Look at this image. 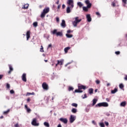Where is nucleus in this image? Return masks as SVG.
Here are the masks:
<instances>
[{"label": "nucleus", "mask_w": 127, "mask_h": 127, "mask_svg": "<svg viewBox=\"0 0 127 127\" xmlns=\"http://www.w3.org/2000/svg\"><path fill=\"white\" fill-rule=\"evenodd\" d=\"M85 3L87 5V6H83L82 9L83 11L87 12L89 11V8H91V7H92V3L90 2V0H86L85 1Z\"/></svg>", "instance_id": "obj_1"}, {"label": "nucleus", "mask_w": 127, "mask_h": 127, "mask_svg": "<svg viewBox=\"0 0 127 127\" xmlns=\"http://www.w3.org/2000/svg\"><path fill=\"white\" fill-rule=\"evenodd\" d=\"M78 18L79 17H75L74 18V21H72V25L74 27H77V25L79 23V22H81V21H82V19H78Z\"/></svg>", "instance_id": "obj_2"}, {"label": "nucleus", "mask_w": 127, "mask_h": 127, "mask_svg": "<svg viewBox=\"0 0 127 127\" xmlns=\"http://www.w3.org/2000/svg\"><path fill=\"white\" fill-rule=\"evenodd\" d=\"M95 107H109V104L107 102L99 103L96 104Z\"/></svg>", "instance_id": "obj_3"}, {"label": "nucleus", "mask_w": 127, "mask_h": 127, "mask_svg": "<svg viewBox=\"0 0 127 127\" xmlns=\"http://www.w3.org/2000/svg\"><path fill=\"white\" fill-rule=\"evenodd\" d=\"M53 34H56L57 36H63V34L62 33V32H58L57 30L55 29L52 32Z\"/></svg>", "instance_id": "obj_4"}, {"label": "nucleus", "mask_w": 127, "mask_h": 127, "mask_svg": "<svg viewBox=\"0 0 127 127\" xmlns=\"http://www.w3.org/2000/svg\"><path fill=\"white\" fill-rule=\"evenodd\" d=\"M67 3L68 4V6H70V8L74 7V1L73 0H68Z\"/></svg>", "instance_id": "obj_5"}, {"label": "nucleus", "mask_w": 127, "mask_h": 127, "mask_svg": "<svg viewBox=\"0 0 127 127\" xmlns=\"http://www.w3.org/2000/svg\"><path fill=\"white\" fill-rule=\"evenodd\" d=\"M76 120V116L74 115H70V117L69 118V123L70 124H73L74 121Z\"/></svg>", "instance_id": "obj_6"}, {"label": "nucleus", "mask_w": 127, "mask_h": 127, "mask_svg": "<svg viewBox=\"0 0 127 127\" xmlns=\"http://www.w3.org/2000/svg\"><path fill=\"white\" fill-rule=\"evenodd\" d=\"M42 87L44 90H45L46 91H48V89H49V87H48V84L45 82H44L42 84Z\"/></svg>", "instance_id": "obj_7"}, {"label": "nucleus", "mask_w": 127, "mask_h": 127, "mask_svg": "<svg viewBox=\"0 0 127 127\" xmlns=\"http://www.w3.org/2000/svg\"><path fill=\"white\" fill-rule=\"evenodd\" d=\"M36 118H34L32 123H31V124L32 125V126H34V127H38L39 126V123H36Z\"/></svg>", "instance_id": "obj_8"}, {"label": "nucleus", "mask_w": 127, "mask_h": 127, "mask_svg": "<svg viewBox=\"0 0 127 127\" xmlns=\"http://www.w3.org/2000/svg\"><path fill=\"white\" fill-rule=\"evenodd\" d=\"M59 120L61 122L64 123V124H67V123H68V120H67V118H61Z\"/></svg>", "instance_id": "obj_9"}, {"label": "nucleus", "mask_w": 127, "mask_h": 127, "mask_svg": "<svg viewBox=\"0 0 127 127\" xmlns=\"http://www.w3.org/2000/svg\"><path fill=\"white\" fill-rule=\"evenodd\" d=\"M63 64H64V60H58V63L56 64V67H57V65H63Z\"/></svg>", "instance_id": "obj_10"}, {"label": "nucleus", "mask_w": 127, "mask_h": 127, "mask_svg": "<svg viewBox=\"0 0 127 127\" xmlns=\"http://www.w3.org/2000/svg\"><path fill=\"white\" fill-rule=\"evenodd\" d=\"M86 18L88 22H91V21H92V18L91 17V15L90 14L86 15Z\"/></svg>", "instance_id": "obj_11"}, {"label": "nucleus", "mask_w": 127, "mask_h": 127, "mask_svg": "<svg viewBox=\"0 0 127 127\" xmlns=\"http://www.w3.org/2000/svg\"><path fill=\"white\" fill-rule=\"evenodd\" d=\"M22 80L23 82H26V73H23L22 75Z\"/></svg>", "instance_id": "obj_12"}, {"label": "nucleus", "mask_w": 127, "mask_h": 127, "mask_svg": "<svg viewBox=\"0 0 127 127\" xmlns=\"http://www.w3.org/2000/svg\"><path fill=\"white\" fill-rule=\"evenodd\" d=\"M72 8H71V6H68L66 8V13H70L71 12V10H72Z\"/></svg>", "instance_id": "obj_13"}, {"label": "nucleus", "mask_w": 127, "mask_h": 127, "mask_svg": "<svg viewBox=\"0 0 127 127\" xmlns=\"http://www.w3.org/2000/svg\"><path fill=\"white\" fill-rule=\"evenodd\" d=\"M78 90H86V86L85 85H79L78 86Z\"/></svg>", "instance_id": "obj_14"}, {"label": "nucleus", "mask_w": 127, "mask_h": 127, "mask_svg": "<svg viewBox=\"0 0 127 127\" xmlns=\"http://www.w3.org/2000/svg\"><path fill=\"white\" fill-rule=\"evenodd\" d=\"M50 10V9L49 7L45 8L43 9V12L46 14V13H48L49 12V11Z\"/></svg>", "instance_id": "obj_15"}, {"label": "nucleus", "mask_w": 127, "mask_h": 127, "mask_svg": "<svg viewBox=\"0 0 127 127\" xmlns=\"http://www.w3.org/2000/svg\"><path fill=\"white\" fill-rule=\"evenodd\" d=\"M9 68V70L8 71V74H10L12 71H13V68L12 67V66L10 64H8Z\"/></svg>", "instance_id": "obj_16"}, {"label": "nucleus", "mask_w": 127, "mask_h": 127, "mask_svg": "<svg viewBox=\"0 0 127 127\" xmlns=\"http://www.w3.org/2000/svg\"><path fill=\"white\" fill-rule=\"evenodd\" d=\"M61 26L62 27H63V28H65V27H66V23L64 20H62V22L61 23Z\"/></svg>", "instance_id": "obj_17"}, {"label": "nucleus", "mask_w": 127, "mask_h": 127, "mask_svg": "<svg viewBox=\"0 0 127 127\" xmlns=\"http://www.w3.org/2000/svg\"><path fill=\"white\" fill-rule=\"evenodd\" d=\"M27 40H28L30 38V31H28L26 33Z\"/></svg>", "instance_id": "obj_18"}, {"label": "nucleus", "mask_w": 127, "mask_h": 127, "mask_svg": "<svg viewBox=\"0 0 127 127\" xmlns=\"http://www.w3.org/2000/svg\"><path fill=\"white\" fill-rule=\"evenodd\" d=\"M93 103H92V106H94L96 105L97 103V102H98V99L94 98L92 100Z\"/></svg>", "instance_id": "obj_19"}, {"label": "nucleus", "mask_w": 127, "mask_h": 127, "mask_svg": "<svg viewBox=\"0 0 127 127\" xmlns=\"http://www.w3.org/2000/svg\"><path fill=\"white\" fill-rule=\"evenodd\" d=\"M127 106V102L124 101L121 103L120 106L121 107H126Z\"/></svg>", "instance_id": "obj_20"}, {"label": "nucleus", "mask_w": 127, "mask_h": 127, "mask_svg": "<svg viewBox=\"0 0 127 127\" xmlns=\"http://www.w3.org/2000/svg\"><path fill=\"white\" fill-rule=\"evenodd\" d=\"M88 92H89V94H90V95H92V94H93V93L94 92V89H93V88H89L88 89Z\"/></svg>", "instance_id": "obj_21"}, {"label": "nucleus", "mask_w": 127, "mask_h": 127, "mask_svg": "<svg viewBox=\"0 0 127 127\" xmlns=\"http://www.w3.org/2000/svg\"><path fill=\"white\" fill-rule=\"evenodd\" d=\"M118 92V88H115L114 90L111 91V94H116Z\"/></svg>", "instance_id": "obj_22"}, {"label": "nucleus", "mask_w": 127, "mask_h": 127, "mask_svg": "<svg viewBox=\"0 0 127 127\" xmlns=\"http://www.w3.org/2000/svg\"><path fill=\"white\" fill-rule=\"evenodd\" d=\"M71 48L70 47H67L64 48V51L65 53H67L68 52V50H70Z\"/></svg>", "instance_id": "obj_23"}, {"label": "nucleus", "mask_w": 127, "mask_h": 127, "mask_svg": "<svg viewBox=\"0 0 127 127\" xmlns=\"http://www.w3.org/2000/svg\"><path fill=\"white\" fill-rule=\"evenodd\" d=\"M127 0H122L123 6H126L127 3Z\"/></svg>", "instance_id": "obj_24"}, {"label": "nucleus", "mask_w": 127, "mask_h": 127, "mask_svg": "<svg viewBox=\"0 0 127 127\" xmlns=\"http://www.w3.org/2000/svg\"><path fill=\"white\" fill-rule=\"evenodd\" d=\"M65 36H66L67 38H72V37H73V35L66 34Z\"/></svg>", "instance_id": "obj_25"}, {"label": "nucleus", "mask_w": 127, "mask_h": 127, "mask_svg": "<svg viewBox=\"0 0 127 127\" xmlns=\"http://www.w3.org/2000/svg\"><path fill=\"white\" fill-rule=\"evenodd\" d=\"M44 126H45V127H50L49 123H48V122H45L44 123Z\"/></svg>", "instance_id": "obj_26"}, {"label": "nucleus", "mask_w": 127, "mask_h": 127, "mask_svg": "<svg viewBox=\"0 0 127 127\" xmlns=\"http://www.w3.org/2000/svg\"><path fill=\"white\" fill-rule=\"evenodd\" d=\"M45 15H46V13H44L43 11L41 14V18H44V17H45Z\"/></svg>", "instance_id": "obj_27"}, {"label": "nucleus", "mask_w": 127, "mask_h": 127, "mask_svg": "<svg viewBox=\"0 0 127 127\" xmlns=\"http://www.w3.org/2000/svg\"><path fill=\"white\" fill-rule=\"evenodd\" d=\"M77 4L80 8L82 7V6H83V3H82L81 2H78L77 3Z\"/></svg>", "instance_id": "obj_28"}, {"label": "nucleus", "mask_w": 127, "mask_h": 127, "mask_svg": "<svg viewBox=\"0 0 127 127\" xmlns=\"http://www.w3.org/2000/svg\"><path fill=\"white\" fill-rule=\"evenodd\" d=\"M119 88H120V89L123 90L124 89V88H125V85H124V84L123 83H121L119 85Z\"/></svg>", "instance_id": "obj_29"}, {"label": "nucleus", "mask_w": 127, "mask_h": 127, "mask_svg": "<svg viewBox=\"0 0 127 127\" xmlns=\"http://www.w3.org/2000/svg\"><path fill=\"white\" fill-rule=\"evenodd\" d=\"M75 93H83V91L80 90V89H76L74 91Z\"/></svg>", "instance_id": "obj_30"}, {"label": "nucleus", "mask_w": 127, "mask_h": 127, "mask_svg": "<svg viewBox=\"0 0 127 127\" xmlns=\"http://www.w3.org/2000/svg\"><path fill=\"white\" fill-rule=\"evenodd\" d=\"M71 112L73 113V114H76L77 113V109L75 108H72Z\"/></svg>", "instance_id": "obj_31"}, {"label": "nucleus", "mask_w": 127, "mask_h": 127, "mask_svg": "<svg viewBox=\"0 0 127 127\" xmlns=\"http://www.w3.org/2000/svg\"><path fill=\"white\" fill-rule=\"evenodd\" d=\"M33 25L34 27H37V26H38V23H37V22H34L33 23Z\"/></svg>", "instance_id": "obj_32"}, {"label": "nucleus", "mask_w": 127, "mask_h": 127, "mask_svg": "<svg viewBox=\"0 0 127 127\" xmlns=\"http://www.w3.org/2000/svg\"><path fill=\"white\" fill-rule=\"evenodd\" d=\"M28 4H26L23 6L22 8H24V9H27V8H28Z\"/></svg>", "instance_id": "obj_33"}, {"label": "nucleus", "mask_w": 127, "mask_h": 127, "mask_svg": "<svg viewBox=\"0 0 127 127\" xmlns=\"http://www.w3.org/2000/svg\"><path fill=\"white\" fill-rule=\"evenodd\" d=\"M10 111V110L8 109L7 111H4V112H3V114H4V115H7V114H8V113H9Z\"/></svg>", "instance_id": "obj_34"}, {"label": "nucleus", "mask_w": 127, "mask_h": 127, "mask_svg": "<svg viewBox=\"0 0 127 127\" xmlns=\"http://www.w3.org/2000/svg\"><path fill=\"white\" fill-rule=\"evenodd\" d=\"M99 126L101 127H105V124H104V123H99Z\"/></svg>", "instance_id": "obj_35"}, {"label": "nucleus", "mask_w": 127, "mask_h": 127, "mask_svg": "<svg viewBox=\"0 0 127 127\" xmlns=\"http://www.w3.org/2000/svg\"><path fill=\"white\" fill-rule=\"evenodd\" d=\"M71 106L72 107H75V108H77V107H78V104H77L76 103H72L71 104Z\"/></svg>", "instance_id": "obj_36"}, {"label": "nucleus", "mask_w": 127, "mask_h": 127, "mask_svg": "<svg viewBox=\"0 0 127 127\" xmlns=\"http://www.w3.org/2000/svg\"><path fill=\"white\" fill-rule=\"evenodd\" d=\"M73 90H74V88H73V87L69 86L68 87L69 92H70V91H73Z\"/></svg>", "instance_id": "obj_37"}, {"label": "nucleus", "mask_w": 127, "mask_h": 127, "mask_svg": "<svg viewBox=\"0 0 127 127\" xmlns=\"http://www.w3.org/2000/svg\"><path fill=\"white\" fill-rule=\"evenodd\" d=\"M71 63H73V61H71L70 62L68 63L67 64L65 65V67H67L68 65H70Z\"/></svg>", "instance_id": "obj_38"}, {"label": "nucleus", "mask_w": 127, "mask_h": 127, "mask_svg": "<svg viewBox=\"0 0 127 127\" xmlns=\"http://www.w3.org/2000/svg\"><path fill=\"white\" fill-rule=\"evenodd\" d=\"M82 99H86L87 98V94H85L84 96L83 95L81 96Z\"/></svg>", "instance_id": "obj_39"}, {"label": "nucleus", "mask_w": 127, "mask_h": 127, "mask_svg": "<svg viewBox=\"0 0 127 127\" xmlns=\"http://www.w3.org/2000/svg\"><path fill=\"white\" fill-rule=\"evenodd\" d=\"M26 111L27 113H30V112H31V109H30V108H28L26 109Z\"/></svg>", "instance_id": "obj_40"}, {"label": "nucleus", "mask_w": 127, "mask_h": 127, "mask_svg": "<svg viewBox=\"0 0 127 127\" xmlns=\"http://www.w3.org/2000/svg\"><path fill=\"white\" fill-rule=\"evenodd\" d=\"M27 95H35V93L34 92H32V93L28 92L27 93Z\"/></svg>", "instance_id": "obj_41"}, {"label": "nucleus", "mask_w": 127, "mask_h": 127, "mask_svg": "<svg viewBox=\"0 0 127 127\" xmlns=\"http://www.w3.org/2000/svg\"><path fill=\"white\" fill-rule=\"evenodd\" d=\"M96 15H98L99 16V17H101V14H100V12H96Z\"/></svg>", "instance_id": "obj_42"}, {"label": "nucleus", "mask_w": 127, "mask_h": 127, "mask_svg": "<svg viewBox=\"0 0 127 127\" xmlns=\"http://www.w3.org/2000/svg\"><path fill=\"white\" fill-rule=\"evenodd\" d=\"M6 88L7 89H9V88H10V85L8 83L6 84Z\"/></svg>", "instance_id": "obj_43"}, {"label": "nucleus", "mask_w": 127, "mask_h": 127, "mask_svg": "<svg viewBox=\"0 0 127 127\" xmlns=\"http://www.w3.org/2000/svg\"><path fill=\"white\" fill-rule=\"evenodd\" d=\"M10 94H11V95H12V94H14V90H10Z\"/></svg>", "instance_id": "obj_44"}, {"label": "nucleus", "mask_w": 127, "mask_h": 127, "mask_svg": "<svg viewBox=\"0 0 127 127\" xmlns=\"http://www.w3.org/2000/svg\"><path fill=\"white\" fill-rule=\"evenodd\" d=\"M120 53L121 52L120 51L115 52V54H116V55H120Z\"/></svg>", "instance_id": "obj_45"}, {"label": "nucleus", "mask_w": 127, "mask_h": 127, "mask_svg": "<svg viewBox=\"0 0 127 127\" xmlns=\"http://www.w3.org/2000/svg\"><path fill=\"white\" fill-rule=\"evenodd\" d=\"M41 48L40 49V52H44V51L43 50V47H42V46H41Z\"/></svg>", "instance_id": "obj_46"}, {"label": "nucleus", "mask_w": 127, "mask_h": 127, "mask_svg": "<svg viewBox=\"0 0 127 127\" xmlns=\"http://www.w3.org/2000/svg\"><path fill=\"white\" fill-rule=\"evenodd\" d=\"M56 21H57V22H59L60 19H59V17H56Z\"/></svg>", "instance_id": "obj_47"}, {"label": "nucleus", "mask_w": 127, "mask_h": 127, "mask_svg": "<svg viewBox=\"0 0 127 127\" xmlns=\"http://www.w3.org/2000/svg\"><path fill=\"white\" fill-rule=\"evenodd\" d=\"M96 84H97L98 85H99V84H100V80H97L96 81Z\"/></svg>", "instance_id": "obj_48"}, {"label": "nucleus", "mask_w": 127, "mask_h": 127, "mask_svg": "<svg viewBox=\"0 0 127 127\" xmlns=\"http://www.w3.org/2000/svg\"><path fill=\"white\" fill-rule=\"evenodd\" d=\"M71 32H73V31H71V30H68L67 31V33H71Z\"/></svg>", "instance_id": "obj_49"}, {"label": "nucleus", "mask_w": 127, "mask_h": 127, "mask_svg": "<svg viewBox=\"0 0 127 127\" xmlns=\"http://www.w3.org/2000/svg\"><path fill=\"white\" fill-rule=\"evenodd\" d=\"M65 7H66V5H65V4H63L62 5L63 9H64V8H65Z\"/></svg>", "instance_id": "obj_50"}, {"label": "nucleus", "mask_w": 127, "mask_h": 127, "mask_svg": "<svg viewBox=\"0 0 127 127\" xmlns=\"http://www.w3.org/2000/svg\"><path fill=\"white\" fill-rule=\"evenodd\" d=\"M105 124L106 126H107V127H108V126H109V122H105Z\"/></svg>", "instance_id": "obj_51"}, {"label": "nucleus", "mask_w": 127, "mask_h": 127, "mask_svg": "<svg viewBox=\"0 0 127 127\" xmlns=\"http://www.w3.org/2000/svg\"><path fill=\"white\" fill-rule=\"evenodd\" d=\"M3 77V75L2 74H0V80H1Z\"/></svg>", "instance_id": "obj_52"}, {"label": "nucleus", "mask_w": 127, "mask_h": 127, "mask_svg": "<svg viewBox=\"0 0 127 127\" xmlns=\"http://www.w3.org/2000/svg\"><path fill=\"white\" fill-rule=\"evenodd\" d=\"M124 80H125V81H127V75H125Z\"/></svg>", "instance_id": "obj_53"}, {"label": "nucleus", "mask_w": 127, "mask_h": 127, "mask_svg": "<svg viewBox=\"0 0 127 127\" xmlns=\"http://www.w3.org/2000/svg\"><path fill=\"white\" fill-rule=\"evenodd\" d=\"M112 5L113 6H116V3L114 2H112Z\"/></svg>", "instance_id": "obj_54"}, {"label": "nucleus", "mask_w": 127, "mask_h": 127, "mask_svg": "<svg viewBox=\"0 0 127 127\" xmlns=\"http://www.w3.org/2000/svg\"><path fill=\"white\" fill-rule=\"evenodd\" d=\"M15 127H19V125H18V124H16L14 125Z\"/></svg>", "instance_id": "obj_55"}, {"label": "nucleus", "mask_w": 127, "mask_h": 127, "mask_svg": "<svg viewBox=\"0 0 127 127\" xmlns=\"http://www.w3.org/2000/svg\"><path fill=\"white\" fill-rule=\"evenodd\" d=\"M110 86H111V83H107V87H110Z\"/></svg>", "instance_id": "obj_56"}, {"label": "nucleus", "mask_w": 127, "mask_h": 127, "mask_svg": "<svg viewBox=\"0 0 127 127\" xmlns=\"http://www.w3.org/2000/svg\"><path fill=\"white\" fill-rule=\"evenodd\" d=\"M51 46H52V45H51V44L49 45L48 46V48H50V47H51Z\"/></svg>", "instance_id": "obj_57"}, {"label": "nucleus", "mask_w": 127, "mask_h": 127, "mask_svg": "<svg viewBox=\"0 0 127 127\" xmlns=\"http://www.w3.org/2000/svg\"><path fill=\"white\" fill-rule=\"evenodd\" d=\"M92 123L93 125H96V122H95V121H92Z\"/></svg>", "instance_id": "obj_58"}, {"label": "nucleus", "mask_w": 127, "mask_h": 127, "mask_svg": "<svg viewBox=\"0 0 127 127\" xmlns=\"http://www.w3.org/2000/svg\"><path fill=\"white\" fill-rule=\"evenodd\" d=\"M86 112H87V113L89 112V109H85Z\"/></svg>", "instance_id": "obj_59"}, {"label": "nucleus", "mask_w": 127, "mask_h": 127, "mask_svg": "<svg viewBox=\"0 0 127 127\" xmlns=\"http://www.w3.org/2000/svg\"><path fill=\"white\" fill-rule=\"evenodd\" d=\"M61 6V5L60 4H59V5H58V9H59V8H60Z\"/></svg>", "instance_id": "obj_60"}, {"label": "nucleus", "mask_w": 127, "mask_h": 127, "mask_svg": "<svg viewBox=\"0 0 127 127\" xmlns=\"http://www.w3.org/2000/svg\"><path fill=\"white\" fill-rule=\"evenodd\" d=\"M25 108L26 110H27V109H28V107H27V105H25Z\"/></svg>", "instance_id": "obj_61"}, {"label": "nucleus", "mask_w": 127, "mask_h": 127, "mask_svg": "<svg viewBox=\"0 0 127 127\" xmlns=\"http://www.w3.org/2000/svg\"><path fill=\"white\" fill-rule=\"evenodd\" d=\"M58 127H62V126L61 125V124H59Z\"/></svg>", "instance_id": "obj_62"}, {"label": "nucleus", "mask_w": 127, "mask_h": 127, "mask_svg": "<svg viewBox=\"0 0 127 127\" xmlns=\"http://www.w3.org/2000/svg\"><path fill=\"white\" fill-rule=\"evenodd\" d=\"M57 4H59V0H58L56 2Z\"/></svg>", "instance_id": "obj_63"}, {"label": "nucleus", "mask_w": 127, "mask_h": 127, "mask_svg": "<svg viewBox=\"0 0 127 127\" xmlns=\"http://www.w3.org/2000/svg\"><path fill=\"white\" fill-rule=\"evenodd\" d=\"M20 109V107H16V110H19Z\"/></svg>", "instance_id": "obj_64"}]
</instances>
